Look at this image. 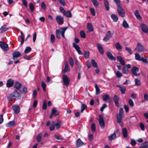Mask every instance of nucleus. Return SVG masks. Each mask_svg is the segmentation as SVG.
Returning <instances> with one entry per match:
<instances>
[{
    "label": "nucleus",
    "mask_w": 148,
    "mask_h": 148,
    "mask_svg": "<svg viewBox=\"0 0 148 148\" xmlns=\"http://www.w3.org/2000/svg\"><path fill=\"white\" fill-rule=\"evenodd\" d=\"M20 97V93L17 90H15L14 92L8 95L7 98L9 101H12L13 98L15 99H19Z\"/></svg>",
    "instance_id": "f257e3e1"
},
{
    "label": "nucleus",
    "mask_w": 148,
    "mask_h": 148,
    "mask_svg": "<svg viewBox=\"0 0 148 148\" xmlns=\"http://www.w3.org/2000/svg\"><path fill=\"white\" fill-rule=\"evenodd\" d=\"M117 9L119 15L122 17H124L125 16V13L121 6H120L117 7Z\"/></svg>",
    "instance_id": "f03ea898"
},
{
    "label": "nucleus",
    "mask_w": 148,
    "mask_h": 148,
    "mask_svg": "<svg viewBox=\"0 0 148 148\" xmlns=\"http://www.w3.org/2000/svg\"><path fill=\"white\" fill-rule=\"evenodd\" d=\"M0 47L3 50L8 51L9 50L8 46L4 42L0 41Z\"/></svg>",
    "instance_id": "7ed1b4c3"
},
{
    "label": "nucleus",
    "mask_w": 148,
    "mask_h": 148,
    "mask_svg": "<svg viewBox=\"0 0 148 148\" xmlns=\"http://www.w3.org/2000/svg\"><path fill=\"white\" fill-rule=\"evenodd\" d=\"M144 47L139 42L138 43L137 46L135 49V50H136L138 52H142L144 50Z\"/></svg>",
    "instance_id": "20e7f679"
},
{
    "label": "nucleus",
    "mask_w": 148,
    "mask_h": 148,
    "mask_svg": "<svg viewBox=\"0 0 148 148\" xmlns=\"http://www.w3.org/2000/svg\"><path fill=\"white\" fill-rule=\"evenodd\" d=\"M99 120L100 126L101 128H103L105 126V122L102 115H99Z\"/></svg>",
    "instance_id": "39448f33"
},
{
    "label": "nucleus",
    "mask_w": 148,
    "mask_h": 148,
    "mask_svg": "<svg viewBox=\"0 0 148 148\" xmlns=\"http://www.w3.org/2000/svg\"><path fill=\"white\" fill-rule=\"evenodd\" d=\"M63 82L64 84L66 86H68L70 82L69 78L66 75H64L62 77Z\"/></svg>",
    "instance_id": "423d86ee"
},
{
    "label": "nucleus",
    "mask_w": 148,
    "mask_h": 148,
    "mask_svg": "<svg viewBox=\"0 0 148 148\" xmlns=\"http://www.w3.org/2000/svg\"><path fill=\"white\" fill-rule=\"evenodd\" d=\"M56 20L58 23L59 25H61L64 23V18L63 17L60 15H58L56 16Z\"/></svg>",
    "instance_id": "0eeeda50"
},
{
    "label": "nucleus",
    "mask_w": 148,
    "mask_h": 148,
    "mask_svg": "<svg viewBox=\"0 0 148 148\" xmlns=\"http://www.w3.org/2000/svg\"><path fill=\"white\" fill-rule=\"evenodd\" d=\"M21 56V54L20 52L17 51H14L12 53V59L14 60L20 57Z\"/></svg>",
    "instance_id": "6e6552de"
},
{
    "label": "nucleus",
    "mask_w": 148,
    "mask_h": 148,
    "mask_svg": "<svg viewBox=\"0 0 148 148\" xmlns=\"http://www.w3.org/2000/svg\"><path fill=\"white\" fill-rule=\"evenodd\" d=\"M139 71V69L136 67H133L131 70V71L133 75L136 76H138L140 75V74H137V73Z\"/></svg>",
    "instance_id": "1a4fd4ad"
},
{
    "label": "nucleus",
    "mask_w": 148,
    "mask_h": 148,
    "mask_svg": "<svg viewBox=\"0 0 148 148\" xmlns=\"http://www.w3.org/2000/svg\"><path fill=\"white\" fill-rule=\"evenodd\" d=\"M73 47L77 51L79 54L82 55V52L80 50V48L78 45L74 43H73Z\"/></svg>",
    "instance_id": "9d476101"
},
{
    "label": "nucleus",
    "mask_w": 148,
    "mask_h": 148,
    "mask_svg": "<svg viewBox=\"0 0 148 148\" xmlns=\"http://www.w3.org/2000/svg\"><path fill=\"white\" fill-rule=\"evenodd\" d=\"M12 108L15 113L16 114H18L20 111V107L18 105H13L12 106Z\"/></svg>",
    "instance_id": "9b49d317"
},
{
    "label": "nucleus",
    "mask_w": 148,
    "mask_h": 148,
    "mask_svg": "<svg viewBox=\"0 0 148 148\" xmlns=\"http://www.w3.org/2000/svg\"><path fill=\"white\" fill-rule=\"evenodd\" d=\"M14 84V81L12 79H10L7 81L6 83V86L7 87L10 88L12 87Z\"/></svg>",
    "instance_id": "f8f14e48"
},
{
    "label": "nucleus",
    "mask_w": 148,
    "mask_h": 148,
    "mask_svg": "<svg viewBox=\"0 0 148 148\" xmlns=\"http://www.w3.org/2000/svg\"><path fill=\"white\" fill-rule=\"evenodd\" d=\"M140 27L143 32L145 33H147L148 32V29L147 26L145 24H141Z\"/></svg>",
    "instance_id": "ddd939ff"
},
{
    "label": "nucleus",
    "mask_w": 148,
    "mask_h": 148,
    "mask_svg": "<svg viewBox=\"0 0 148 148\" xmlns=\"http://www.w3.org/2000/svg\"><path fill=\"white\" fill-rule=\"evenodd\" d=\"M111 37L110 34V32L109 31L108 32L107 34L106 35V36L103 38V40L104 41H108Z\"/></svg>",
    "instance_id": "4468645a"
},
{
    "label": "nucleus",
    "mask_w": 148,
    "mask_h": 148,
    "mask_svg": "<svg viewBox=\"0 0 148 148\" xmlns=\"http://www.w3.org/2000/svg\"><path fill=\"white\" fill-rule=\"evenodd\" d=\"M107 55L108 58L110 60H115L116 59V58L114 57L112 53L109 51L107 52Z\"/></svg>",
    "instance_id": "2eb2a0df"
},
{
    "label": "nucleus",
    "mask_w": 148,
    "mask_h": 148,
    "mask_svg": "<svg viewBox=\"0 0 148 148\" xmlns=\"http://www.w3.org/2000/svg\"><path fill=\"white\" fill-rule=\"evenodd\" d=\"M97 47L100 53L101 54H103L104 53V51L101 45L100 44L98 43L97 44Z\"/></svg>",
    "instance_id": "dca6fc26"
},
{
    "label": "nucleus",
    "mask_w": 148,
    "mask_h": 148,
    "mask_svg": "<svg viewBox=\"0 0 148 148\" xmlns=\"http://www.w3.org/2000/svg\"><path fill=\"white\" fill-rule=\"evenodd\" d=\"M113 99L116 106L119 107V97L116 95H115Z\"/></svg>",
    "instance_id": "f3484780"
},
{
    "label": "nucleus",
    "mask_w": 148,
    "mask_h": 148,
    "mask_svg": "<svg viewBox=\"0 0 148 148\" xmlns=\"http://www.w3.org/2000/svg\"><path fill=\"white\" fill-rule=\"evenodd\" d=\"M117 59L119 62L123 66H125V63L124 60H123L122 58L120 56H117Z\"/></svg>",
    "instance_id": "a211bd4d"
},
{
    "label": "nucleus",
    "mask_w": 148,
    "mask_h": 148,
    "mask_svg": "<svg viewBox=\"0 0 148 148\" xmlns=\"http://www.w3.org/2000/svg\"><path fill=\"white\" fill-rule=\"evenodd\" d=\"M67 28V27H61L60 28L61 30V32H60L63 38H65L64 34Z\"/></svg>",
    "instance_id": "6ab92c4d"
},
{
    "label": "nucleus",
    "mask_w": 148,
    "mask_h": 148,
    "mask_svg": "<svg viewBox=\"0 0 148 148\" xmlns=\"http://www.w3.org/2000/svg\"><path fill=\"white\" fill-rule=\"evenodd\" d=\"M134 14L137 19L139 20H141L142 19V17L139 13L138 10H136L134 12Z\"/></svg>",
    "instance_id": "aec40b11"
},
{
    "label": "nucleus",
    "mask_w": 148,
    "mask_h": 148,
    "mask_svg": "<svg viewBox=\"0 0 148 148\" xmlns=\"http://www.w3.org/2000/svg\"><path fill=\"white\" fill-rule=\"evenodd\" d=\"M84 144V143L80 139H78L77 140L76 142V145L77 147H79L82 145Z\"/></svg>",
    "instance_id": "412c9836"
},
{
    "label": "nucleus",
    "mask_w": 148,
    "mask_h": 148,
    "mask_svg": "<svg viewBox=\"0 0 148 148\" xmlns=\"http://www.w3.org/2000/svg\"><path fill=\"white\" fill-rule=\"evenodd\" d=\"M87 29L90 32H92L93 31V26L91 23H88L87 25Z\"/></svg>",
    "instance_id": "4be33fe9"
},
{
    "label": "nucleus",
    "mask_w": 148,
    "mask_h": 148,
    "mask_svg": "<svg viewBox=\"0 0 148 148\" xmlns=\"http://www.w3.org/2000/svg\"><path fill=\"white\" fill-rule=\"evenodd\" d=\"M123 115L118 114L117 116V122L120 123L121 122V120L123 118Z\"/></svg>",
    "instance_id": "5701e85b"
},
{
    "label": "nucleus",
    "mask_w": 148,
    "mask_h": 148,
    "mask_svg": "<svg viewBox=\"0 0 148 148\" xmlns=\"http://www.w3.org/2000/svg\"><path fill=\"white\" fill-rule=\"evenodd\" d=\"M9 29V28L7 27L5 25H4L1 27L0 30L2 33H3Z\"/></svg>",
    "instance_id": "b1692460"
},
{
    "label": "nucleus",
    "mask_w": 148,
    "mask_h": 148,
    "mask_svg": "<svg viewBox=\"0 0 148 148\" xmlns=\"http://www.w3.org/2000/svg\"><path fill=\"white\" fill-rule=\"evenodd\" d=\"M122 132L124 138H126L127 137V131L126 128H123L122 130Z\"/></svg>",
    "instance_id": "393cba45"
},
{
    "label": "nucleus",
    "mask_w": 148,
    "mask_h": 148,
    "mask_svg": "<svg viewBox=\"0 0 148 148\" xmlns=\"http://www.w3.org/2000/svg\"><path fill=\"white\" fill-rule=\"evenodd\" d=\"M21 83L18 82H16L15 83L14 87L17 89H19L21 88Z\"/></svg>",
    "instance_id": "a878e982"
},
{
    "label": "nucleus",
    "mask_w": 148,
    "mask_h": 148,
    "mask_svg": "<svg viewBox=\"0 0 148 148\" xmlns=\"http://www.w3.org/2000/svg\"><path fill=\"white\" fill-rule=\"evenodd\" d=\"M42 134L41 133H40L37 135L36 140L38 143H39L40 142L42 139Z\"/></svg>",
    "instance_id": "bb28decb"
},
{
    "label": "nucleus",
    "mask_w": 148,
    "mask_h": 148,
    "mask_svg": "<svg viewBox=\"0 0 148 148\" xmlns=\"http://www.w3.org/2000/svg\"><path fill=\"white\" fill-rule=\"evenodd\" d=\"M104 6L106 10L108 11L109 10L108 2L107 0H104Z\"/></svg>",
    "instance_id": "cd10ccee"
},
{
    "label": "nucleus",
    "mask_w": 148,
    "mask_h": 148,
    "mask_svg": "<svg viewBox=\"0 0 148 148\" xmlns=\"http://www.w3.org/2000/svg\"><path fill=\"white\" fill-rule=\"evenodd\" d=\"M116 49L119 51H121L122 50V47L119 43L117 42L115 44Z\"/></svg>",
    "instance_id": "c85d7f7f"
},
{
    "label": "nucleus",
    "mask_w": 148,
    "mask_h": 148,
    "mask_svg": "<svg viewBox=\"0 0 148 148\" xmlns=\"http://www.w3.org/2000/svg\"><path fill=\"white\" fill-rule=\"evenodd\" d=\"M111 16L114 22H116L118 21V18L116 15L112 14L111 15Z\"/></svg>",
    "instance_id": "c756f323"
},
{
    "label": "nucleus",
    "mask_w": 148,
    "mask_h": 148,
    "mask_svg": "<svg viewBox=\"0 0 148 148\" xmlns=\"http://www.w3.org/2000/svg\"><path fill=\"white\" fill-rule=\"evenodd\" d=\"M116 137V135L115 132H114L112 134L109 136L108 138L109 139L112 141Z\"/></svg>",
    "instance_id": "7c9ffc66"
},
{
    "label": "nucleus",
    "mask_w": 148,
    "mask_h": 148,
    "mask_svg": "<svg viewBox=\"0 0 148 148\" xmlns=\"http://www.w3.org/2000/svg\"><path fill=\"white\" fill-rule=\"evenodd\" d=\"M64 14L66 17L70 18L72 17V14L71 12L69 11H68L66 12V11Z\"/></svg>",
    "instance_id": "2f4dec72"
},
{
    "label": "nucleus",
    "mask_w": 148,
    "mask_h": 148,
    "mask_svg": "<svg viewBox=\"0 0 148 148\" xmlns=\"http://www.w3.org/2000/svg\"><path fill=\"white\" fill-rule=\"evenodd\" d=\"M122 72L124 74H128L129 73L128 68L125 66H124L122 69Z\"/></svg>",
    "instance_id": "473e14b6"
},
{
    "label": "nucleus",
    "mask_w": 148,
    "mask_h": 148,
    "mask_svg": "<svg viewBox=\"0 0 148 148\" xmlns=\"http://www.w3.org/2000/svg\"><path fill=\"white\" fill-rule=\"evenodd\" d=\"M148 147V142H145L143 143L139 148H147Z\"/></svg>",
    "instance_id": "72a5a7b5"
},
{
    "label": "nucleus",
    "mask_w": 148,
    "mask_h": 148,
    "mask_svg": "<svg viewBox=\"0 0 148 148\" xmlns=\"http://www.w3.org/2000/svg\"><path fill=\"white\" fill-rule=\"evenodd\" d=\"M110 98V97L109 95H105L103 96V100L105 101H107V100Z\"/></svg>",
    "instance_id": "f704fd0d"
},
{
    "label": "nucleus",
    "mask_w": 148,
    "mask_h": 148,
    "mask_svg": "<svg viewBox=\"0 0 148 148\" xmlns=\"http://www.w3.org/2000/svg\"><path fill=\"white\" fill-rule=\"evenodd\" d=\"M141 60L144 63L148 64L147 58L145 56H144L143 57H142Z\"/></svg>",
    "instance_id": "c9c22d12"
},
{
    "label": "nucleus",
    "mask_w": 148,
    "mask_h": 148,
    "mask_svg": "<svg viewBox=\"0 0 148 148\" xmlns=\"http://www.w3.org/2000/svg\"><path fill=\"white\" fill-rule=\"evenodd\" d=\"M14 121H12L7 123L6 125V126L7 127H12L14 125Z\"/></svg>",
    "instance_id": "e433bc0d"
},
{
    "label": "nucleus",
    "mask_w": 148,
    "mask_h": 148,
    "mask_svg": "<svg viewBox=\"0 0 148 148\" xmlns=\"http://www.w3.org/2000/svg\"><path fill=\"white\" fill-rule=\"evenodd\" d=\"M51 112L52 114H53L55 116H56L58 115L59 112L58 111L56 110V109L55 108H53Z\"/></svg>",
    "instance_id": "4c0bfd02"
},
{
    "label": "nucleus",
    "mask_w": 148,
    "mask_h": 148,
    "mask_svg": "<svg viewBox=\"0 0 148 148\" xmlns=\"http://www.w3.org/2000/svg\"><path fill=\"white\" fill-rule=\"evenodd\" d=\"M95 88H96V94L98 95L100 93V89L97 84H95Z\"/></svg>",
    "instance_id": "58836bf2"
},
{
    "label": "nucleus",
    "mask_w": 148,
    "mask_h": 148,
    "mask_svg": "<svg viewBox=\"0 0 148 148\" xmlns=\"http://www.w3.org/2000/svg\"><path fill=\"white\" fill-rule=\"evenodd\" d=\"M135 59L136 60L139 61H141V58L140 55L138 53H136L135 54Z\"/></svg>",
    "instance_id": "ea45409f"
},
{
    "label": "nucleus",
    "mask_w": 148,
    "mask_h": 148,
    "mask_svg": "<svg viewBox=\"0 0 148 148\" xmlns=\"http://www.w3.org/2000/svg\"><path fill=\"white\" fill-rule=\"evenodd\" d=\"M135 85L136 86H138L140 85L141 84V82L138 79H136L135 80Z\"/></svg>",
    "instance_id": "a19ab883"
},
{
    "label": "nucleus",
    "mask_w": 148,
    "mask_h": 148,
    "mask_svg": "<svg viewBox=\"0 0 148 148\" xmlns=\"http://www.w3.org/2000/svg\"><path fill=\"white\" fill-rule=\"evenodd\" d=\"M92 64L94 68H97L98 66L97 63L94 59L92 60Z\"/></svg>",
    "instance_id": "79ce46f5"
},
{
    "label": "nucleus",
    "mask_w": 148,
    "mask_h": 148,
    "mask_svg": "<svg viewBox=\"0 0 148 148\" xmlns=\"http://www.w3.org/2000/svg\"><path fill=\"white\" fill-rule=\"evenodd\" d=\"M91 1L95 6H97L99 5V3L97 0H92Z\"/></svg>",
    "instance_id": "37998d69"
},
{
    "label": "nucleus",
    "mask_w": 148,
    "mask_h": 148,
    "mask_svg": "<svg viewBox=\"0 0 148 148\" xmlns=\"http://www.w3.org/2000/svg\"><path fill=\"white\" fill-rule=\"evenodd\" d=\"M122 26L125 28H127L129 27V25L125 20H124L122 24Z\"/></svg>",
    "instance_id": "c03bdc74"
},
{
    "label": "nucleus",
    "mask_w": 148,
    "mask_h": 148,
    "mask_svg": "<svg viewBox=\"0 0 148 148\" xmlns=\"http://www.w3.org/2000/svg\"><path fill=\"white\" fill-rule=\"evenodd\" d=\"M87 108L86 105L84 104H83L81 107V112H83V111Z\"/></svg>",
    "instance_id": "a18cd8bd"
},
{
    "label": "nucleus",
    "mask_w": 148,
    "mask_h": 148,
    "mask_svg": "<svg viewBox=\"0 0 148 148\" xmlns=\"http://www.w3.org/2000/svg\"><path fill=\"white\" fill-rule=\"evenodd\" d=\"M115 74L116 77L118 78H120L123 75L122 73L119 71H117Z\"/></svg>",
    "instance_id": "49530a36"
},
{
    "label": "nucleus",
    "mask_w": 148,
    "mask_h": 148,
    "mask_svg": "<svg viewBox=\"0 0 148 148\" xmlns=\"http://www.w3.org/2000/svg\"><path fill=\"white\" fill-rule=\"evenodd\" d=\"M41 86L43 90L44 91H45L46 85L45 83L44 82L42 81L41 82Z\"/></svg>",
    "instance_id": "de8ad7c7"
},
{
    "label": "nucleus",
    "mask_w": 148,
    "mask_h": 148,
    "mask_svg": "<svg viewBox=\"0 0 148 148\" xmlns=\"http://www.w3.org/2000/svg\"><path fill=\"white\" fill-rule=\"evenodd\" d=\"M60 30L59 29H57L56 30V37L59 39H60Z\"/></svg>",
    "instance_id": "09e8293b"
},
{
    "label": "nucleus",
    "mask_w": 148,
    "mask_h": 148,
    "mask_svg": "<svg viewBox=\"0 0 148 148\" xmlns=\"http://www.w3.org/2000/svg\"><path fill=\"white\" fill-rule=\"evenodd\" d=\"M50 40L52 43H53L55 41V36L54 34H51L50 37Z\"/></svg>",
    "instance_id": "8fccbe9b"
},
{
    "label": "nucleus",
    "mask_w": 148,
    "mask_h": 148,
    "mask_svg": "<svg viewBox=\"0 0 148 148\" xmlns=\"http://www.w3.org/2000/svg\"><path fill=\"white\" fill-rule=\"evenodd\" d=\"M29 8L32 12H33L34 10V7L32 3H30L29 5Z\"/></svg>",
    "instance_id": "3c124183"
},
{
    "label": "nucleus",
    "mask_w": 148,
    "mask_h": 148,
    "mask_svg": "<svg viewBox=\"0 0 148 148\" xmlns=\"http://www.w3.org/2000/svg\"><path fill=\"white\" fill-rule=\"evenodd\" d=\"M47 108V103L46 101L45 100L43 101V105H42V109L43 110H45Z\"/></svg>",
    "instance_id": "603ef678"
},
{
    "label": "nucleus",
    "mask_w": 148,
    "mask_h": 148,
    "mask_svg": "<svg viewBox=\"0 0 148 148\" xmlns=\"http://www.w3.org/2000/svg\"><path fill=\"white\" fill-rule=\"evenodd\" d=\"M55 127L54 121L52 122V124L50 126V130L51 131H53L54 130Z\"/></svg>",
    "instance_id": "864d4df0"
},
{
    "label": "nucleus",
    "mask_w": 148,
    "mask_h": 148,
    "mask_svg": "<svg viewBox=\"0 0 148 148\" xmlns=\"http://www.w3.org/2000/svg\"><path fill=\"white\" fill-rule=\"evenodd\" d=\"M31 48L29 47H27L25 48L24 52L26 53H27L30 52L31 50Z\"/></svg>",
    "instance_id": "5fc2aeb1"
},
{
    "label": "nucleus",
    "mask_w": 148,
    "mask_h": 148,
    "mask_svg": "<svg viewBox=\"0 0 148 148\" xmlns=\"http://www.w3.org/2000/svg\"><path fill=\"white\" fill-rule=\"evenodd\" d=\"M61 121L59 120L58 121L57 123L55 124V126H56V127L57 129H58L60 128L61 125Z\"/></svg>",
    "instance_id": "6e6d98bb"
},
{
    "label": "nucleus",
    "mask_w": 148,
    "mask_h": 148,
    "mask_svg": "<svg viewBox=\"0 0 148 148\" xmlns=\"http://www.w3.org/2000/svg\"><path fill=\"white\" fill-rule=\"evenodd\" d=\"M69 63H70V65L72 67H73V66L74 63L73 59L72 57H70L69 58Z\"/></svg>",
    "instance_id": "4d7b16f0"
},
{
    "label": "nucleus",
    "mask_w": 148,
    "mask_h": 148,
    "mask_svg": "<svg viewBox=\"0 0 148 148\" xmlns=\"http://www.w3.org/2000/svg\"><path fill=\"white\" fill-rule=\"evenodd\" d=\"M120 90L122 94H124L125 93L126 88L125 86H122Z\"/></svg>",
    "instance_id": "13d9d810"
},
{
    "label": "nucleus",
    "mask_w": 148,
    "mask_h": 148,
    "mask_svg": "<svg viewBox=\"0 0 148 148\" xmlns=\"http://www.w3.org/2000/svg\"><path fill=\"white\" fill-rule=\"evenodd\" d=\"M80 34V36L82 38H84L86 37L85 34L83 31H81Z\"/></svg>",
    "instance_id": "bf43d9fd"
},
{
    "label": "nucleus",
    "mask_w": 148,
    "mask_h": 148,
    "mask_svg": "<svg viewBox=\"0 0 148 148\" xmlns=\"http://www.w3.org/2000/svg\"><path fill=\"white\" fill-rule=\"evenodd\" d=\"M130 105L132 107L134 106V103L133 100L131 99H129L128 101Z\"/></svg>",
    "instance_id": "052dcab7"
},
{
    "label": "nucleus",
    "mask_w": 148,
    "mask_h": 148,
    "mask_svg": "<svg viewBox=\"0 0 148 148\" xmlns=\"http://www.w3.org/2000/svg\"><path fill=\"white\" fill-rule=\"evenodd\" d=\"M90 53L89 52L87 51L85 52L84 53V57L86 58H88L89 57Z\"/></svg>",
    "instance_id": "680f3d73"
},
{
    "label": "nucleus",
    "mask_w": 148,
    "mask_h": 148,
    "mask_svg": "<svg viewBox=\"0 0 148 148\" xmlns=\"http://www.w3.org/2000/svg\"><path fill=\"white\" fill-rule=\"evenodd\" d=\"M114 1L116 3L117 7L121 6L120 4L121 3L120 0H114Z\"/></svg>",
    "instance_id": "e2e57ef3"
},
{
    "label": "nucleus",
    "mask_w": 148,
    "mask_h": 148,
    "mask_svg": "<svg viewBox=\"0 0 148 148\" xmlns=\"http://www.w3.org/2000/svg\"><path fill=\"white\" fill-rule=\"evenodd\" d=\"M92 131V132H94L95 131V125L94 123H93L91 126Z\"/></svg>",
    "instance_id": "0e129e2a"
},
{
    "label": "nucleus",
    "mask_w": 148,
    "mask_h": 148,
    "mask_svg": "<svg viewBox=\"0 0 148 148\" xmlns=\"http://www.w3.org/2000/svg\"><path fill=\"white\" fill-rule=\"evenodd\" d=\"M90 10L93 16H95V9L93 8H91L90 9Z\"/></svg>",
    "instance_id": "69168bd1"
},
{
    "label": "nucleus",
    "mask_w": 148,
    "mask_h": 148,
    "mask_svg": "<svg viewBox=\"0 0 148 148\" xmlns=\"http://www.w3.org/2000/svg\"><path fill=\"white\" fill-rule=\"evenodd\" d=\"M41 8L44 10H45L46 8V4L44 2H42L41 3Z\"/></svg>",
    "instance_id": "338daca9"
},
{
    "label": "nucleus",
    "mask_w": 148,
    "mask_h": 148,
    "mask_svg": "<svg viewBox=\"0 0 148 148\" xmlns=\"http://www.w3.org/2000/svg\"><path fill=\"white\" fill-rule=\"evenodd\" d=\"M125 50L128 52L130 54H132V51L130 48L128 47H126Z\"/></svg>",
    "instance_id": "774afa93"
}]
</instances>
